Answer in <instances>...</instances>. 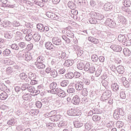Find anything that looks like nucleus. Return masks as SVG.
I'll return each instance as SVG.
<instances>
[{"label":"nucleus","instance_id":"5701e85b","mask_svg":"<svg viewBox=\"0 0 131 131\" xmlns=\"http://www.w3.org/2000/svg\"><path fill=\"white\" fill-rule=\"evenodd\" d=\"M43 62H35V65L38 69H44L46 68V65L43 63Z\"/></svg>","mask_w":131,"mask_h":131},{"label":"nucleus","instance_id":"2eb2a0df","mask_svg":"<svg viewBox=\"0 0 131 131\" xmlns=\"http://www.w3.org/2000/svg\"><path fill=\"white\" fill-rule=\"evenodd\" d=\"M73 63H74V60L72 59H68L66 60L63 65L64 66H66L67 67H69V66H72Z\"/></svg>","mask_w":131,"mask_h":131},{"label":"nucleus","instance_id":"a18cd8bd","mask_svg":"<svg viewBox=\"0 0 131 131\" xmlns=\"http://www.w3.org/2000/svg\"><path fill=\"white\" fill-rule=\"evenodd\" d=\"M92 119H93V121L97 122L100 121V120H101V117H100L98 115L93 116L92 117Z\"/></svg>","mask_w":131,"mask_h":131},{"label":"nucleus","instance_id":"0e129e2a","mask_svg":"<svg viewBox=\"0 0 131 131\" xmlns=\"http://www.w3.org/2000/svg\"><path fill=\"white\" fill-rule=\"evenodd\" d=\"M43 25L41 24H38L37 25V28L38 30H40L41 32L42 31V29H43Z\"/></svg>","mask_w":131,"mask_h":131},{"label":"nucleus","instance_id":"338daca9","mask_svg":"<svg viewBox=\"0 0 131 131\" xmlns=\"http://www.w3.org/2000/svg\"><path fill=\"white\" fill-rule=\"evenodd\" d=\"M89 22L91 24H96V23H97V20L93 18H90L89 19Z\"/></svg>","mask_w":131,"mask_h":131},{"label":"nucleus","instance_id":"5fc2aeb1","mask_svg":"<svg viewBox=\"0 0 131 131\" xmlns=\"http://www.w3.org/2000/svg\"><path fill=\"white\" fill-rule=\"evenodd\" d=\"M67 35L68 37H70L71 38H74V34L70 31H68L67 32Z\"/></svg>","mask_w":131,"mask_h":131},{"label":"nucleus","instance_id":"9d476101","mask_svg":"<svg viewBox=\"0 0 131 131\" xmlns=\"http://www.w3.org/2000/svg\"><path fill=\"white\" fill-rule=\"evenodd\" d=\"M72 102L74 105H78L80 102V98L78 95H75L72 99Z\"/></svg>","mask_w":131,"mask_h":131},{"label":"nucleus","instance_id":"603ef678","mask_svg":"<svg viewBox=\"0 0 131 131\" xmlns=\"http://www.w3.org/2000/svg\"><path fill=\"white\" fill-rule=\"evenodd\" d=\"M106 126L111 129L114 127V123L113 121L109 122L106 124Z\"/></svg>","mask_w":131,"mask_h":131},{"label":"nucleus","instance_id":"c85d7f7f","mask_svg":"<svg viewBox=\"0 0 131 131\" xmlns=\"http://www.w3.org/2000/svg\"><path fill=\"white\" fill-rule=\"evenodd\" d=\"M24 59L26 60V61H28L32 59V57L31 56V55H30V53L29 52H26Z\"/></svg>","mask_w":131,"mask_h":131},{"label":"nucleus","instance_id":"e2e57ef3","mask_svg":"<svg viewBox=\"0 0 131 131\" xmlns=\"http://www.w3.org/2000/svg\"><path fill=\"white\" fill-rule=\"evenodd\" d=\"M89 71L91 73H94V72L96 71V68H95V66H94L93 65H91L90 66Z\"/></svg>","mask_w":131,"mask_h":131},{"label":"nucleus","instance_id":"cd10ccee","mask_svg":"<svg viewBox=\"0 0 131 131\" xmlns=\"http://www.w3.org/2000/svg\"><path fill=\"white\" fill-rule=\"evenodd\" d=\"M23 99L25 100V101H30V100H31V95L28 93L25 94L23 96Z\"/></svg>","mask_w":131,"mask_h":131},{"label":"nucleus","instance_id":"bb28decb","mask_svg":"<svg viewBox=\"0 0 131 131\" xmlns=\"http://www.w3.org/2000/svg\"><path fill=\"white\" fill-rule=\"evenodd\" d=\"M68 6L70 9H74L76 8V5H75V4L73 3V2L69 1L68 3Z\"/></svg>","mask_w":131,"mask_h":131},{"label":"nucleus","instance_id":"49530a36","mask_svg":"<svg viewBox=\"0 0 131 131\" xmlns=\"http://www.w3.org/2000/svg\"><path fill=\"white\" fill-rule=\"evenodd\" d=\"M116 126L118 128H120V127H122L123 125H124V124H123V122L118 121L116 123Z\"/></svg>","mask_w":131,"mask_h":131},{"label":"nucleus","instance_id":"774afa93","mask_svg":"<svg viewBox=\"0 0 131 131\" xmlns=\"http://www.w3.org/2000/svg\"><path fill=\"white\" fill-rule=\"evenodd\" d=\"M13 69H16V70H17V71H19V72H22V69H21V67L19 66H14Z\"/></svg>","mask_w":131,"mask_h":131},{"label":"nucleus","instance_id":"4be33fe9","mask_svg":"<svg viewBox=\"0 0 131 131\" xmlns=\"http://www.w3.org/2000/svg\"><path fill=\"white\" fill-rule=\"evenodd\" d=\"M67 114L68 115H69V116H76V115H77L76 111L74 109H71L68 111Z\"/></svg>","mask_w":131,"mask_h":131},{"label":"nucleus","instance_id":"864d4df0","mask_svg":"<svg viewBox=\"0 0 131 131\" xmlns=\"http://www.w3.org/2000/svg\"><path fill=\"white\" fill-rule=\"evenodd\" d=\"M90 67H91V64H90L89 62H87L84 66V70L85 71H89L90 70Z\"/></svg>","mask_w":131,"mask_h":131},{"label":"nucleus","instance_id":"a19ab883","mask_svg":"<svg viewBox=\"0 0 131 131\" xmlns=\"http://www.w3.org/2000/svg\"><path fill=\"white\" fill-rule=\"evenodd\" d=\"M15 123L16 120H15L14 118H11L7 122V124H8V125H14Z\"/></svg>","mask_w":131,"mask_h":131},{"label":"nucleus","instance_id":"7ed1b4c3","mask_svg":"<svg viewBox=\"0 0 131 131\" xmlns=\"http://www.w3.org/2000/svg\"><path fill=\"white\" fill-rule=\"evenodd\" d=\"M75 87L76 91H82L83 89V82L81 80L77 79L76 80Z\"/></svg>","mask_w":131,"mask_h":131},{"label":"nucleus","instance_id":"680f3d73","mask_svg":"<svg viewBox=\"0 0 131 131\" xmlns=\"http://www.w3.org/2000/svg\"><path fill=\"white\" fill-rule=\"evenodd\" d=\"M57 72H58V73H59V74H64V72H66V70H65V69L64 68L58 69Z\"/></svg>","mask_w":131,"mask_h":131},{"label":"nucleus","instance_id":"ea45409f","mask_svg":"<svg viewBox=\"0 0 131 131\" xmlns=\"http://www.w3.org/2000/svg\"><path fill=\"white\" fill-rule=\"evenodd\" d=\"M123 52L124 55L126 56H129L130 55V51H129V49L127 48L124 49Z\"/></svg>","mask_w":131,"mask_h":131},{"label":"nucleus","instance_id":"4468645a","mask_svg":"<svg viewBox=\"0 0 131 131\" xmlns=\"http://www.w3.org/2000/svg\"><path fill=\"white\" fill-rule=\"evenodd\" d=\"M68 52V50L67 49L62 51L61 52V54L60 55L58 56L59 59H61V60L64 59V58L67 57V53Z\"/></svg>","mask_w":131,"mask_h":131},{"label":"nucleus","instance_id":"4d7b16f0","mask_svg":"<svg viewBox=\"0 0 131 131\" xmlns=\"http://www.w3.org/2000/svg\"><path fill=\"white\" fill-rule=\"evenodd\" d=\"M27 82H30V84L32 85H34V84H36L37 83V81L36 80L32 79V80H28V81H26Z\"/></svg>","mask_w":131,"mask_h":131},{"label":"nucleus","instance_id":"37998d69","mask_svg":"<svg viewBox=\"0 0 131 131\" xmlns=\"http://www.w3.org/2000/svg\"><path fill=\"white\" fill-rule=\"evenodd\" d=\"M10 54H11V50L9 49H6L3 52V55L4 56V57L10 56Z\"/></svg>","mask_w":131,"mask_h":131},{"label":"nucleus","instance_id":"de8ad7c7","mask_svg":"<svg viewBox=\"0 0 131 131\" xmlns=\"http://www.w3.org/2000/svg\"><path fill=\"white\" fill-rule=\"evenodd\" d=\"M77 67L79 70H82V69H84V63L80 62L77 64Z\"/></svg>","mask_w":131,"mask_h":131},{"label":"nucleus","instance_id":"c756f323","mask_svg":"<svg viewBox=\"0 0 131 131\" xmlns=\"http://www.w3.org/2000/svg\"><path fill=\"white\" fill-rule=\"evenodd\" d=\"M33 38L34 39L35 41H39L40 35L38 33H35L33 35Z\"/></svg>","mask_w":131,"mask_h":131},{"label":"nucleus","instance_id":"f257e3e1","mask_svg":"<svg viewBox=\"0 0 131 131\" xmlns=\"http://www.w3.org/2000/svg\"><path fill=\"white\" fill-rule=\"evenodd\" d=\"M124 116V112L122 108H117L114 111L113 117L115 119H119L121 116Z\"/></svg>","mask_w":131,"mask_h":131},{"label":"nucleus","instance_id":"79ce46f5","mask_svg":"<svg viewBox=\"0 0 131 131\" xmlns=\"http://www.w3.org/2000/svg\"><path fill=\"white\" fill-rule=\"evenodd\" d=\"M10 47L12 50H14L15 51H18V50H19V46L16 43L10 45Z\"/></svg>","mask_w":131,"mask_h":131},{"label":"nucleus","instance_id":"f3484780","mask_svg":"<svg viewBox=\"0 0 131 131\" xmlns=\"http://www.w3.org/2000/svg\"><path fill=\"white\" fill-rule=\"evenodd\" d=\"M61 118V115H56L54 114V115H53V116H52L50 118V120H51V121H58V120H60V119Z\"/></svg>","mask_w":131,"mask_h":131},{"label":"nucleus","instance_id":"c9c22d12","mask_svg":"<svg viewBox=\"0 0 131 131\" xmlns=\"http://www.w3.org/2000/svg\"><path fill=\"white\" fill-rule=\"evenodd\" d=\"M16 35L15 36L16 40H21L23 39V37H22V34L21 33L17 32H16Z\"/></svg>","mask_w":131,"mask_h":131},{"label":"nucleus","instance_id":"c03bdc74","mask_svg":"<svg viewBox=\"0 0 131 131\" xmlns=\"http://www.w3.org/2000/svg\"><path fill=\"white\" fill-rule=\"evenodd\" d=\"M21 32L24 34H29V33H32V30L30 29H24L21 30Z\"/></svg>","mask_w":131,"mask_h":131},{"label":"nucleus","instance_id":"9b49d317","mask_svg":"<svg viewBox=\"0 0 131 131\" xmlns=\"http://www.w3.org/2000/svg\"><path fill=\"white\" fill-rule=\"evenodd\" d=\"M111 49L115 52H121L122 51V48L119 45H112L111 46Z\"/></svg>","mask_w":131,"mask_h":131},{"label":"nucleus","instance_id":"58836bf2","mask_svg":"<svg viewBox=\"0 0 131 131\" xmlns=\"http://www.w3.org/2000/svg\"><path fill=\"white\" fill-rule=\"evenodd\" d=\"M66 78L72 79V78H73L74 77V74H73V73L71 72H70L68 74H66Z\"/></svg>","mask_w":131,"mask_h":131},{"label":"nucleus","instance_id":"2f4dec72","mask_svg":"<svg viewBox=\"0 0 131 131\" xmlns=\"http://www.w3.org/2000/svg\"><path fill=\"white\" fill-rule=\"evenodd\" d=\"M45 62V57L43 56H39L37 58L36 63H43Z\"/></svg>","mask_w":131,"mask_h":131},{"label":"nucleus","instance_id":"412c9836","mask_svg":"<svg viewBox=\"0 0 131 131\" xmlns=\"http://www.w3.org/2000/svg\"><path fill=\"white\" fill-rule=\"evenodd\" d=\"M117 71L120 74H123L124 73V68L122 66H119L117 67Z\"/></svg>","mask_w":131,"mask_h":131},{"label":"nucleus","instance_id":"69168bd1","mask_svg":"<svg viewBox=\"0 0 131 131\" xmlns=\"http://www.w3.org/2000/svg\"><path fill=\"white\" fill-rule=\"evenodd\" d=\"M18 47L21 49H24L26 47V44L24 42H20L18 43Z\"/></svg>","mask_w":131,"mask_h":131},{"label":"nucleus","instance_id":"a878e982","mask_svg":"<svg viewBox=\"0 0 131 131\" xmlns=\"http://www.w3.org/2000/svg\"><path fill=\"white\" fill-rule=\"evenodd\" d=\"M73 123L75 127H76L77 128L81 127V126L83 125V124L79 121H75L73 122Z\"/></svg>","mask_w":131,"mask_h":131},{"label":"nucleus","instance_id":"3c124183","mask_svg":"<svg viewBox=\"0 0 131 131\" xmlns=\"http://www.w3.org/2000/svg\"><path fill=\"white\" fill-rule=\"evenodd\" d=\"M30 84L28 83H24L22 85L21 89L22 91H26L27 90Z\"/></svg>","mask_w":131,"mask_h":131},{"label":"nucleus","instance_id":"473e14b6","mask_svg":"<svg viewBox=\"0 0 131 131\" xmlns=\"http://www.w3.org/2000/svg\"><path fill=\"white\" fill-rule=\"evenodd\" d=\"M85 128L86 130H91V129L93 128V125H92L91 122L86 123L85 124Z\"/></svg>","mask_w":131,"mask_h":131},{"label":"nucleus","instance_id":"09e8293b","mask_svg":"<svg viewBox=\"0 0 131 131\" xmlns=\"http://www.w3.org/2000/svg\"><path fill=\"white\" fill-rule=\"evenodd\" d=\"M91 60L93 62H98V60H99V57L97 56V55L94 54L91 57Z\"/></svg>","mask_w":131,"mask_h":131},{"label":"nucleus","instance_id":"6e6d98bb","mask_svg":"<svg viewBox=\"0 0 131 131\" xmlns=\"http://www.w3.org/2000/svg\"><path fill=\"white\" fill-rule=\"evenodd\" d=\"M39 93V91L36 90L35 88H34V90H33L31 95V96H37V95H38Z\"/></svg>","mask_w":131,"mask_h":131},{"label":"nucleus","instance_id":"13d9d810","mask_svg":"<svg viewBox=\"0 0 131 131\" xmlns=\"http://www.w3.org/2000/svg\"><path fill=\"white\" fill-rule=\"evenodd\" d=\"M19 77H20L21 79H25L26 81H27V80L26 79L27 76L26 75V74L25 73H20L19 75Z\"/></svg>","mask_w":131,"mask_h":131},{"label":"nucleus","instance_id":"dca6fc26","mask_svg":"<svg viewBox=\"0 0 131 131\" xmlns=\"http://www.w3.org/2000/svg\"><path fill=\"white\" fill-rule=\"evenodd\" d=\"M10 95L8 93L4 92L0 94V99L1 100H6L8 98V96Z\"/></svg>","mask_w":131,"mask_h":131},{"label":"nucleus","instance_id":"aec40b11","mask_svg":"<svg viewBox=\"0 0 131 131\" xmlns=\"http://www.w3.org/2000/svg\"><path fill=\"white\" fill-rule=\"evenodd\" d=\"M88 40L90 41L91 42H93V43H99V39L94 37H88Z\"/></svg>","mask_w":131,"mask_h":131},{"label":"nucleus","instance_id":"f704fd0d","mask_svg":"<svg viewBox=\"0 0 131 131\" xmlns=\"http://www.w3.org/2000/svg\"><path fill=\"white\" fill-rule=\"evenodd\" d=\"M32 37H33V35H32V33H30L26 35L25 37L26 40L27 41H30L31 39H32Z\"/></svg>","mask_w":131,"mask_h":131},{"label":"nucleus","instance_id":"ddd939ff","mask_svg":"<svg viewBox=\"0 0 131 131\" xmlns=\"http://www.w3.org/2000/svg\"><path fill=\"white\" fill-rule=\"evenodd\" d=\"M26 55V52L24 50L20 51L17 54V57L18 59H24L25 58V55Z\"/></svg>","mask_w":131,"mask_h":131},{"label":"nucleus","instance_id":"f8f14e48","mask_svg":"<svg viewBox=\"0 0 131 131\" xmlns=\"http://www.w3.org/2000/svg\"><path fill=\"white\" fill-rule=\"evenodd\" d=\"M111 89L115 93H117L119 90V85L117 83H113L111 85Z\"/></svg>","mask_w":131,"mask_h":131},{"label":"nucleus","instance_id":"b1692460","mask_svg":"<svg viewBox=\"0 0 131 131\" xmlns=\"http://www.w3.org/2000/svg\"><path fill=\"white\" fill-rule=\"evenodd\" d=\"M41 103L42 106L44 107H47L49 105V98H45L41 100Z\"/></svg>","mask_w":131,"mask_h":131},{"label":"nucleus","instance_id":"e433bc0d","mask_svg":"<svg viewBox=\"0 0 131 131\" xmlns=\"http://www.w3.org/2000/svg\"><path fill=\"white\" fill-rule=\"evenodd\" d=\"M50 75L52 77H57V76H58V72L57 71L53 69L51 71Z\"/></svg>","mask_w":131,"mask_h":131},{"label":"nucleus","instance_id":"423d86ee","mask_svg":"<svg viewBox=\"0 0 131 131\" xmlns=\"http://www.w3.org/2000/svg\"><path fill=\"white\" fill-rule=\"evenodd\" d=\"M45 47L47 50H50L51 52H55V47L51 42H47L45 43Z\"/></svg>","mask_w":131,"mask_h":131},{"label":"nucleus","instance_id":"1a4fd4ad","mask_svg":"<svg viewBox=\"0 0 131 131\" xmlns=\"http://www.w3.org/2000/svg\"><path fill=\"white\" fill-rule=\"evenodd\" d=\"M50 92L51 94H54V91H57V83L56 82H52L50 84Z\"/></svg>","mask_w":131,"mask_h":131},{"label":"nucleus","instance_id":"052dcab7","mask_svg":"<svg viewBox=\"0 0 131 131\" xmlns=\"http://www.w3.org/2000/svg\"><path fill=\"white\" fill-rule=\"evenodd\" d=\"M62 39H63V40L66 41V43H70L71 41V40H70V39H69V38H68L64 35L62 36Z\"/></svg>","mask_w":131,"mask_h":131},{"label":"nucleus","instance_id":"8fccbe9b","mask_svg":"<svg viewBox=\"0 0 131 131\" xmlns=\"http://www.w3.org/2000/svg\"><path fill=\"white\" fill-rule=\"evenodd\" d=\"M67 92L68 94H74V93H75V89L73 87L69 88Z\"/></svg>","mask_w":131,"mask_h":131},{"label":"nucleus","instance_id":"f03ea898","mask_svg":"<svg viewBox=\"0 0 131 131\" xmlns=\"http://www.w3.org/2000/svg\"><path fill=\"white\" fill-rule=\"evenodd\" d=\"M53 93L54 95H58V97H60V98H64L66 96L65 91L60 88H57L56 90L53 91Z\"/></svg>","mask_w":131,"mask_h":131},{"label":"nucleus","instance_id":"0eeeda50","mask_svg":"<svg viewBox=\"0 0 131 131\" xmlns=\"http://www.w3.org/2000/svg\"><path fill=\"white\" fill-rule=\"evenodd\" d=\"M52 42L54 45H55V46H60L62 45V40H61V39L57 37L53 38Z\"/></svg>","mask_w":131,"mask_h":131},{"label":"nucleus","instance_id":"bf43d9fd","mask_svg":"<svg viewBox=\"0 0 131 131\" xmlns=\"http://www.w3.org/2000/svg\"><path fill=\"white\" fill-rule=\"evenodd\" d=\"M124 37H127V35H119L118 37V40H119V41H122L123 38Z\"/></svg>","mask_w":131,"mask_h":131},{"label":"nucleus","instance_id":"7c9ffc66","mask_svg":"<svg viewBox=\"0 0 131 131\" xmlns=\"http://www.w3.org/2000/svg\"><path fill=\"white\" fill-rule=\"evenodd\" d=\"M68 84H69V81H68V80H63L60 82V85L62 86V88L67 86Z\"/></svg>","mask_w":131,"mask_h":131},{"label":"nucleus","instance_id":"393cba45","mask_svg":"<svg viewBox=\"0 0 131 131\" xmlns=\"http://www.w3.org/2000/svg\"><path fill=\"white\" fill-rule=\"evenodd\" d=\"M119 21L121 22L122 24H124L125 22H126V18L123 16V15H121V14L118 15Z\"/></svg>","mask_w":131,"mask_h":131},{"label":"nucleus","instance_id":"4c0bfd02","mask_svg":"<svg viewBox=\"0 0 131 131\" xmlns=\"http://www.w3.org/2000/svg\"><path fill=\"white\" fill-rule=\"evenodd\" d=\"M35 78H36V75H35V74H33L32 73H30L29 74L28 78V80H30L32 79H35Z\"/></svg>","mask_w":131,"mask_h":131},{"label":"nucleus","instance_id":"6e6552de","mask_svg":"<svg viewBox=\"0 0 131 131\" xmlns=\"http://www.w3.org/2000/svg\"><path fill=\"white\" fill-rule=\"evenodd\" d=\"M113 8V5L111 3H105L104 5V11H111Z\"/></svg>","mask_w":131,"mask_h":131},{"label":"nucleus","instance_id":"39448f33","mask_svg":"<svg viewBox=\"0 0 131 131\" xmlns=\"http://www.w3.org/2000/svg\"><path fill=\"white\" fill-rule=\"evenodd\" d=\"M46 15L48 18H50L52 20H57L58 19V15L51 12H47Z\"/></svg>","mask_w":131,"mask_h":131},{"label":"nucleus","instance_id":"72a5a7b5","mask_svg":"<svg viewBox=\"0 0 131 131\" xmlns=\"http://www.w3.org/2000/svg\"><path fill=\"white\" fill-rule=\"evenodd\" d=\"M123 4L125 7L129 8L131 6V2L129 0H125Z\"/></svg>","mask_w":131,"mask_h":131},{"label":"nucleus","instance_id":"a211bd4d","mask_svg":"<svg viewBox=\"0 0 131 131\" xmlns=\"http://www.w3.org/2000/svg\"><path fill=\"white\" fill-rule=\"evenodd\" d=\"M121 80L125 88H129V83H128V81L126 80V77H122Z\"/></svg>","mask_w":131,"mask_h":131},{"label":"nucleus","instance_id":"20e7f679","mask_svg":"<svg viewBox=\"0 0 131 131\" xmlns=\"http://www.w3.org/2000/svg\"><path fill=\"white\" fill-rule=\"evenodd\" d=\"M112 92L110 90H106L101 96L102 101H106L111 97Z\"/></svg>","mask_w":131,"mask_h":131},{"label":"nucleus","instance_id":"6ab92c4d","mask_svg":"<svg viewBox=\"0 0 131 131\" xmlns=\"http://www.w3.org/2000/svg\"><path fill=\"white\" fill-rule=\"evenodd\" d=\"M105 23L106 25L109 26L110 27H112V26L114 25V21H113V20H112V19L110 18H107L105 20Z\"/></svg>","mask_w":131,"mask_h":131}]
</instances>
